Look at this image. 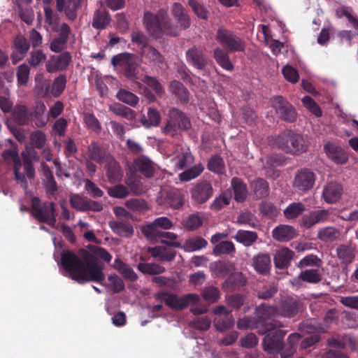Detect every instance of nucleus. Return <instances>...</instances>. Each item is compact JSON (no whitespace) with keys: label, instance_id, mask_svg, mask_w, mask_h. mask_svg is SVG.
<instances>
[{"label":"nucleus","instance_id":"obj_1","mask_svg":"<svg viewBox=\"0 0 358 358\" xmlns=\"http://www.w3.org/2000/svg\"><path fill=\"white\" fill-rule=\"evenodd\" d=\"M87 248L89 251L81 249L78 253L63 250L61 253V265L68 275L80 284L87 282L102 284L106 276L96 259L109 262L112 256L103 248L93 245H89Z\"/></svg>","mask_w":358,"mask_h":358},{"label":"nucleus","instance_id":"obj_2","mask_svg":"<svg viewBox=\"0 0 358 358\" xmlns=\"http://www.w3.org/2000/svg\"><path fill=\"white\" fill-rule=\"evenodd\" d=\"M171 13L177 24L173 23L168 12L160 9L157 14L150 11L144 12L143 21L148 33L155 39H160L163 36L176 37L182 30L189 29L192 24L191 17L187 9L178 2L171 6Z\"/></svg>","mask_w":358,"mask_h":358},{"label":"nucleus","instance_id":"obj_3","mask_svg":"<svg viewBox=\"0 0 358 358\" xmlns=\"http://www.w3.org/2000/svg\"><path fill=\"white\" fill-rule=\"evenodd\" d=\"M301 303L296 299L292 296L282 298L277 305L272 306L262 303L259 306L258 310L268 319L273 317L292 318L299 312Z\"/></svg>","mask_w":358,"mask_h":358},{"label":"nucleus","instance_id":"obj_4","mask_svg":"<svg viewBox=\"0 0 358 358\" xmlns=\"http://www.w3.org/2000/svg\"><path fill=\"white\" fill-rule=\"evenodd\" d=\"M275 145L287 153L300 155L307 151L303 137L292 130H285L274 139Z\"/></svg>","mask_w":358,"mask_h":358},{"label":"nucleus","instance_id":"obj_5","mask_svg":"<svg viewBox=\"0 0 358 358\" xmlns=\"http://www.w3.org/2000/svg\"><path fill=\"white\" fill-rule=\"evenodd\" d=\"M111 64L116 69L121 67L123 75L129 80L135 81L138 79V59L131 53L123 52L113 56Z\"/></svg>","mask_w":358,"mask_h":358},{"label":"nucleus","instance_id":"obj_6","mask_svg":"<svg viewBox=\"0 0 358 358\" xmlns=\"http://www.w3.org/2000/svg\"><path fill=\"white\" fill-rule=\"evenodd\" d=\"M31 215L40 222L54 227L56 223V210L53 202L41 203L38 197L31 199Z\"/></svg>","mask_w":358,"mask_h":358},{"label":"nucleus","instance_id":"obj_7","mask_svg":"<svg viewBox=\"0 0 358 358\" xmlns=\"http://www.w3.org/2000/svg\"><path fill=\"white\" fill-rule=\"evenodd\" d=\"M154 296L157 301L164 302L169 308L176 310H182L191 304L197 303L200 300L199 295L196 294H189L182 297H178L167 292H161L155 294Z\"/></svg>","mask_w":358,"mask_h":358},{"label":"nucleus","instance_id":"obj_8","mask_svg":"<svg viewBox=\"0 0 358 358\" xmlns=\"http://www.w3.org/2000/svg\"><path fill=\"white\" fill-rule=\"evenodd\" d=\"M165 127L163 128L164 133L175 136L178 130H188L191 128V122L187 115L176 108H172L168 113Z\"/></svg>","mask_w":358,"mask_h":358},{"label":"nucleus","instance_id":"obj_9","mask_svg":"<svg viewBox=\"0 0 358 358\" xmlns=\"http://www.w3.org/2000/svg\"><path fill=\"white\" fill-rule=\"evenodd\" d=\"M260 334H266L263 338L262 345L264 350L268 354L274 355L282 350L284 347L283 338L286 335V331L281 329H273L271 327H266Z\"/></svg>","mask_w":358,"mask_h":358},{"label":"nucleus","instance_id":"obj_10","mask_svg":"<svg viewBox=\"0 0 358 358\" xmlns=\"http://www.w3.org/2000/svg\"><path fill=\"white\" fill-rule=\"evenodd\" d=\"M216 39L231 52H241L245 50V43L242 39L224 27L218 29Z\"/></svg>","mask_w":358,"mask_h":358},{"label":"nucleus","instance_id":"obj_11","mask_svg":"<svg viewBox=\"0 0 358 358\" xmlns=\"http://www.w3.org/2000/svg\"><path fill=\"white\" fill-rule=\"evenodd\" d=\"M315 180L316 175L313 171L301 169L295 174L293 187L299 192H306L313 187Z\"/></svg>","mask_w":358,"mask_h":358},{"label":"nucleus","instance_id":"obj_12","mask_svg":"<svg viewBox=\"0 0 358 358\" xmlns=\"http://www.w3.org/2000/svg\"><path fill=\"white\" fill-rule=\"evenodd\" d=\"M271 100L272 106L281 120L287 122H294L296 120L297 115L294 108L285 98L275 96Z\"/></svg>","mask_w":358,"mask_h":358},{"label":"nucleus","instance_id":"obj_13","mask_svg":"<svg viewBox=\"0 0 358 358\" xmlns=\"http://www.w3.org/2000/svg\"><path fill=\"white\" fill-rule=\"evenodd\" d=\"M186 59L189 64L199 71H206L208 65V57L204 50L196 46L187 50Z\"/></svg>","mask_w":358,"mask_h":358},{"label":"nucleus","instance_id":"obj_14","mask_svg":"<svg viewBox=\"0 0 358 358\" xmlns=\"http://www.w3.org/2000/svg\"><path fill=\"white\" fill-rule=\"evenodd\" d=\"M191 198L197 203H204L213 194L211 183L207 180L198 182L190 190Z\"/></svg>","mask_w":358,"mask_h":358},{"label":"nucleus","instance_id":"obj_15","mask_svg":"<svg viewBox=\"0 0 358 358\" xmlns=\"http://www.w3.org/2000/svg\"><path fill=\"white\" fill-rule=\"evenodd\" d=\"M258 309L259 306L256 307L255 312V314H257V317H244L238 319L236 324L237 328L245 330L256 329L260 327H266V320L268 318L266 315L262 314Z\"/></svg>","mask_w":358,"mask_h":358},{"label":"nucleus","instance_id":"obj_16","mask_svg":"<svg viewBox=\"0 0 358 358\" xmlns=\"http://www.w3.org/2000/svg\"><path fill=\"white\" fill-rule=\"evenodd\" d=\"M331 215V212L329 210L320 209L313 210L308 214L303 215L301 224L306 228H310L317 224L328 221Z\"/></svg>","mask_w":358,"mask_h":358},{"label":"nucleus","instance_id":"obj_17","mask_svg":"<svg viewBox=\"0 0 358 358\" xmlns=\"http://www.w3.org/2000/svg\"><path fill=\"white\" fill-rule=\"evenodd\" d=\"M71 61V55L69 52H63L59 55L50 57L46 62L45 68L48 73L65 70Z\"/></svg>","mask_w":358,"mask_h":358},{"label":"nucleus","instance_id":"obj_18","mask_svg":"<svg viewBox=\"0 0 358 358\" xmlns=\"http://www.w3.org/2000/svg\"><path fill=\"white\" fill-rule=\"evenodd\" d=\"M324 150L328 157L336 164H343L348 160V155L343 148L334 143L324 145Z\"/></svg>","mask_w":358,"mask_h":358},{"label":"nucleus","instance_id":"obj_19","mask_svg":"<svg viewBox=\"0 0 358 358\" xmlns=\"http://www.w3.org/2000/svg\"><path fill=\"white\" fill-rule=\"evenodd\" d=\"M24 170L28 179H33L35 176V170L33 166V161H38V152L33 147H27L26 152L22 153Z\"/></svg>","mask_w":358,"mask_h":358},{"label":"nucleus","instance_id":"obj_20","mask_svg":"<svg viewBox=\"0 0 358 358\" xmlns=\"http://www.w3.org/2000/svg\"><path fill=\"white\" fill-rule=\"evenodd\" d=\"M106 175L111 184H115L121 180L123 176V171L120 164L112 156L106 162Z\"/></svg>","mask_w":358,"mask_h":358},{"label":"nucleus","instance_id":"obj_21","mask_svg":"<svg viewBox=\"0 0 358 358\" xmlns=\"http://www.w3.org/2000/svg\"><path fill=\"white\" fill-rule=\"evenodd\" d=\"M343 192V189L341 184L331 182L324 187L322 197L327 203H334L341 198Z\"/></svg>","mask_w":358,"mask_h":358},{"label":"nucleus","instance_id":"obj_22","mask_svg":"<svg viewBox=\"0 0 358 358\" xmlns=\"http://www.w3.org/2000/svg\"><path fill=\"white\" fill-rule=\"evenodd\" d=\"M252 266L259 274L266 275L271 268V259L268 254L259 253L252 259Z\"/></svg>","mask_w":358,"mask_h":358},{"label":"nucleus","instance_id":"obj_23","mask_svg":"<svg viewBox=\"0 0 358 358\" xmlns=\"http://www.w3.org/2000/svg\"><path fill=\"white\" fill-rule=\"evenodd\" d=\"M141 57L150 64L160 66L165 62L164 57L153 46L148 45L141 48Z\"/></svg>","mask_w":358,"mask_h":358},{"label":"nucleus","instance_id":"obj_24","mask_svg":"<svg viewBox=\"0 0 358 358\" xmlns=\"http://www.w3.org/2000/svg\"><path fill=\"white\" fill-rule=\"evenodd\" d=\"M294 255V252L287 248H283L277 250L273 258L275 267L280 269L287 268Z\"/></svg>","mask_w":358,"mask_h":358},{"label":"nucleus","instance_id":"obj_25","mask_svg":"<svg viewBox=\"0 0 358 358\" xmlns=\"http://www.w3.org/2000/svg\"><path fill=\"white\" fill-rule=\"evenodd\" d=\"M88 154L90 159L99 164L105 163L109 159V157H112L96 142H92L88 146Z\"/></svg>","mask_w":358,"mask_h":358},{"label":"nucleus","instance_id":"obj_26","mask_svg":"<svg viewBox=\"0 0 358 358\" xmlns=\"http://www.w3.org/2000/svg\"><path fill=\"white\" fill-rule=\"evenodd\" d=\"M296 236V230L292 226L281 224L273 229L272 236L276 241L286 242Z\"/></svg>","mask_w":358,"mask_h":358},{"label":"nucleus","instance_id":"obj_27","mask_svg":"<svg viewBox=\"0 0 358 358\" xmlns=\"http://www.w3.org/2000/svg\"><path fill=\"white\" fill-rule=\"evenodd\" d=\"M31 115L33 122L39 128L45 127L49 121V113L46 112V107L43 103L36 104Z\"/></svg>","mask_w":358,"mask_h":358},{"label":"nucleus","instance_id":"obj_28","mask_svg":"<svg viewBox=\"0 0 358 358\" xmlns=\"http://www.w3.org/2000/svg\"><path fill=\"white\" fill-rule=\"evenodd\" d=\"M250 188L256 199H260L267 196L269 194V185L266 180L258 178L251 181Z\"/></svg>","mask_w":358,"mask_h":358},{"label":"nucleus","instance_id":"obj_29","mask_svg":"<svg viewBox=\"0 0 358 358\" xmlns=\"http://www.w3.org/2000/svg\"><path fill=\"white\" fill-rule=\"evenodd\" d=\"M110 20L108 11L104 8H99L94 13L92 25L96 29H104L110 24Z\"/></svg>","mask_w":358,"mask_h":358},{"label":"nucleus","instance_id":"obj_30","mask_svg":"<svg viewBox=\"0 0 358 358\" xmlns=\"http://www.w3.org/2000/svg\"><path fill=\"white\" fill-rule=\"evenodd\" d=\"M109 226L114 233L121 236L129 237L132 236L134 232L131 224L128 222L110 221Z\"/></svg>","mask_w":358,"mask_h":358},{"label":"nucleus","instance_id":"obj_31","mask_svg":"<svg viewBox=\"0 0 358 358\" xmlns=\"http://www.w3.org/2000/svg\"><path fill=\"white\" fill-rule=\"evenodd\" d=\"M134 169L147 178H150L154 173L152 162L145 156L138 157L134 161Z\"/></svg>","mask_w":358,"mask_h":358},{"label":"nucleus","instance_id":"obj_32","mask_svg":"<svg viewBox=\"0 0 358 358\" xmlns=\"http://www.w3.org/2000/svg\"><path fill=\"white\" fill-rule=\"evenodd\" d=\"M183 203L184 196L180 190L174 189L169 191L166 193V195L164 198L165 205L171 208L178 209L180 208Z\"/></svg>","mask_w":358,"mask_h":358},{"label":"nucleus","instance_id":"obj_33","mask_svg":"<svg viewBox=\"0 0 358 358\" xmlns=\"http://www.w3.org/2000/svg\"><path fill=\"white\" fill-rule=\"evenodd\" d=\"M246 284V278L241 272L231 273L224 281L223 287L231 291L244 286Z\"/></svg>","mask_w":358,"mask_h":358},{"label":"nucleus","instance_id":"obj_34","mask_svg":"<svg viewBox=\"0 0 358 358\" xmlns=\"http://www.w3.org/2000/svg\"><path fill=\"white\" fill-rule=\"evenodd\" d=\"M31 115L24 105H16L12 112L13 121L18 125H26L29 121Z\"/></svg>","mask_w":358,"mask_h":358},{"label":"nucleus","instance_id":"obj_35","mask_svg":"<svg viewBox=\"0 0 358 358\" xmlns=\"http://www.w3.org/2000/svg\"><path fill=\"white\" fill-rule=\"evenodd\" d=\"M231 187L234 193V199L238 202H243L248 196L246 185L238 178L231 180Z\"/></svg>","mask_w":358,"mask_h":358},{"label":"nucleus","instance_id":"obj_36","mask_svg":"<svg viewBox=\"0 0 358 358\" xmlns=\"http://www.w3.org/2000/svg\"><path fill=\"white\" fill-rule=\"evenodd\" d=\"M232 238L245 246L250 247L256 242L258 235L255 231L238 230Z\"/></svg>","mask_w":358,"mask_h":358},{"label":"nucleus","instance_id":"obj_37","mask_svg":"<svg viewBox=\"0 0 358 358\" xmlns=\"http://www.w3.org/2000/svg\"><path fill=\"white\" fill-rule=\"evenodd\" d=\"M214 245L212 253L215 256L224 255H232L236 252L235 245L230 241H222Z\"/></svg>","mask_w":358,"mask_h":358},{"label":"nucleus","instance_id":"obj_38","mask_svg":"<svg viewBox=\"0 0 358 358\" xmlns=\"http://www.w3.org/2000/svg\"><path fill=\"white\" fill-rule=\"evenodd\" d=\"M336 255L338 258L345 264H350L355 257L354 248L345 244L337 247Z\"/></svg>","mask_w":358,"mask_h":358},{"label":"nucleus","instance_id":"obj_39","mask_svg":"<svg viewBox=\"0 0 358 358\" xmlns=\"http://www.w3.org/2000/svg\"><path fill=\"white\" fill-rule=\"evenodd\" d=\"M207 245L208 241L203 238L200 236H194L186 240L182 245V248L187 252H193L204 248Z\"/></svg>","mask_w":358,"mask_h":358},{"label":"nucleus","instance_id":"obj_40","mask_svg":"<svg viewBox=\"0 0 358 358\" xmlns=\"http://www.w3.org/2000/svg\"><path fill=\"white\" fill-rule=\"evenodd\" d=\"M114 267L126 280L131 282H135L138 280V275L135 273L133 268L121 260L116 259L115 261Z\"/></svg>","mask_w":358,"mask_h":358},{"label":"nucleus","instance_id":"obj_41","mask_svg":"<svg viewBox=\"0 0 358 358\" xmlns=\"http://www.w3.org/2000/svg\"><path fill=\"white\" fill-rule=\"evenodd\" d=\"M340 231L335 227H327L320 228L317 231V238L323 242H333L340 236Z\"/></svg>","mask_w":358,"mask_h":358},{"label":"nucleus","instance_id":"obj_42","mask_svg":"<svg viewBox=\"0 0 358 358\" xmlns=\"http://www.w3.org/2000/svg\"><path fill=\"white\" fill-rule=\"evenodd\" d=\"M301 336L298 333L290 334L287 339V346L285 349H282L281 352L282 358H289L294 355L296 350L297 343L300 341Z\"/></svg>","mask_w":358,"mask_h":358},{"label":"nucleus","instance_id":"obj_43","mask_svg":"<svg viewBox=\"0 0 358 358\" xmlns=\"http://www.w3.org/2000/svg\"><path fill=\"white\" fill-rule=\"evenodd\" d=\"M161 121V115L159 112L155 108H149L147 116H143L141 122L146 128L156 127L159 125Z\"/></svg>","mask_w":358,"mask_h":358},{"label":"nucleus","instance_id":"obj_44","mask_svg":"<svg viewBox=\"0 0 358 358\" xmlns=\"http://www.w3.org/2000/svg\"><path fill=\"white\" fill-rule=\"evenodd\" d=\"M171 90L182 103H187L189 93L182 83L178 80H173L170 84Z\"/></svg>","mask_w":358,"mask_h":358},{"label":"nucleus","instance_id":"obj_45","mask_svg":"<svg viewBox=\"0 0 358 358\" xmlns=\"http://www.w3.org/2000/svg\"><path fill=\"white\" fill-rule=\"evenodd\" d=\"M164 229H162L160 227H157L152 223H149L142 227V233L143 235L152 241H159V239H162V235Z\"/></svg>","mask_w":358,"mask_h":358},{"label":"nucleus","instance_id":"obj_46","mask_svg":"<svg viewBox=\"0 0 358 358\" xmlns=\"http://www.w3.org/2000/svg\"><path fill=\"white\" fill-rule=\"evenodd\" d=\"M137 268L143 274L150 275L162 274L166 271L164 266L155 263H139Z\"/></svg>","mask_w":358,"mask_h":358},{"label":"nucleus","instance_id":"obj_47","mask_svg":"<svg viewBox=\"0 0 358 358\" xmlns=\"http://www.w3.org/2000/svg\"><path fill=\"white\" fill-rule=\"evenodd\" d=\"M194 160V158L189 150H182L181 152H178L176 157V164L179 169L182 170L191 166Z\"/></svg>","mask_w":358,"mask_h":358},{"label":"nucleus","instance_id":"obj_48","mask_svg":"<svg viewBox=\"0 0 358 358\" xmlns=\"http://www.w3.org/2000/svg\"><path fill=\"white\" fill-rule=\"evenodd\" d=\"M214 57L223 69L227 71H232L234 69V66L230 62L229 57L228 53L224 50L217 48L214 50Z\"/></svg>","mask_w":358,"mask_h":358},{"label":"nucleus","instance_id":"obj_49","mask_svg":"<svg viewBox=\"0 0 358 358\" xmlns=\"http://www.w3.org/2000/svg\"><path fill=\"white\" fill-rule=\"evenodd\" d=\"M278 287L274 282L266 284L257 290L259 299L268 300L273 298L278 292Z\"/></svg>","mask_w":358,"mask_h":358},{"label":"nucleus","instance_id":"obj_50","mask_svg":"<svg viewBox=\"0 0 358 358\" xmlns=\"http://www.w3.org/2000/svg\"><path fill=\"white\" fill-rule=\"evenodd\" d=\"M201 296L207 303H214L220 298V291L213 285L206 286L201 290Z\"/></svg>","mask_w":358,"mask_h":358},{"label":"nucleus","instance_id":"obj_51","mask_svg":"<svg viewBox=\"0 0 358 358\" xmlns=\"http://www.w3.org/2000/svg\"><path fill=\"white\" fill-rule=\"evenodd\" d=\"M214 326L220 331H224L231 328L234 324L232 315L215 317L213 320Z\"/></svg>","mask_w":358,"mask_h":358},{"label":"nucleus","instance_id":"obj_52","mask_svg":"<svg viewBox=\"0 0 358 358\" xmlns=\"http://www.w3.org/2000/svg\"><path fill=\"white\" fill-rule=\"evenodd\" d=\"M109 110L116 115L124 117L128 120H132L136 117L134 110L122 105H110L109 106Z\"/></svg>","mask_w":358,"mask_h":358},{"label":"nucleus","instance_id":"obj_53","mask_svg":"<svg viewBox=\"0 0 358 358\" xmlns=\"http://www.w3.org/2000/svg\"><path fill=\"white\" fill-rule=\"evenodd\" d=\"M203 166L201 164H197L193 167L188 169L179 174L180 181L187 182L198 177L203 171Z\"/></svg>","mask_w":358,"mask_h":358},{"label":"nucleus","instance_id":"obj_54","mask_svg":"<svg viewBox=\"0 0 358 358\" xmlns=\"http://www.w3.org/2000/svg\"><path fill=\"white\" fill-rule=\"evenodd\" d=\"M8 142L13 147V149H7L3 151L2 157L6 162H12L13 165L20 164L22 162L18 156L17 150V144L11 140L8 139Z\"/></svg>","mask_w":358,"mask_h":358},{"label":"nucleus","instance_id":"obj_55","mask_svg":"<svg viewBox=\"0 0 358 358\" xmlns=\"http://www.w3.org/2000/svg\"><path fill=\"white\" fill-rule=\"evenodd\" d=\"M305 210L306 207L302 203L294 202L284 210V215L287 219H294L301 215Z\"/></svg>","mask_w":358,"mask_h":358},{"label":"nucleus","instance_id":"obj_56","mask_svg":"<svg viewBox=\"0 0 358 358\" xmlns=\"http://www.w3.org/2000/svg\"><path fill=\"white\" fill-rule=\"evenodd\" d=\"M187 5L191 8L194 14L201 20H207L208 10L204 5L197 0H188Z\"/></svg>","mask_w":358,"mask_h":358},{"label":"nucleus","instance_id":"obj_57","mask_svg":"<svg viewBox=\"0 0 358 358\" xmlns=\"http://www.w3.org/2000/svg\"><path fill=\"white\" fill-rule=\"evenodd\" d=\"M116 97L119 101L131 106H135L139 101L136 94L124 89H120L117 92Z\"/></svg>","mask_w":358,"mask_h":358},{"label":"nucleus","instance_id":"obj_58","mask_svg":"<svg viewBox=\"0 0 358 358\" xmlns=\"http://www.w3.org/2000/svg\"><path fill=\"white\" fill-rule=\"evenodd\" d=\"M13 47L17 54L25 56L30 48V42L23 36H17L13 41Z\"/></svg>","mask_w":358,"mask_h":358},{"label":"nucleus","instance_id":"obj_59","mask_svg":"<svg viewBox=\"0 0 358 358\" xmlns=\"http://www.w3.org/2000/svg\"><path fill=\"white\" fill-rule=\"evenodd\" d=\"M246 297L241 294H234L227 295L225 297L226 304L235 309H240L245 303Z\"/></svg>","mask_w":358,"mask_h":358},{"label":"nucleus","instance_id":"obj_60","mask_svg":"<svg viewBox=\"0 0 358 358\" xmlns=\"http://www.w3.org/2000/svg\"><path fill=\"white\" fill-rule=\"evenodd\" d=\"M208 169L217 174H222L224 171V163L223 159L220 155L211 157L208 162Z\"/></svg>","mask_w":358,"mask_h":358},{"label":"nucleus","instance_id":"obj_61","mask_svg":"<svg viewBox=\"0 0 358 358\" xmlns=\"http://www.w3.org/2000/svg\"><path fill=\"white\" fill-rule=\"evenodd\" d=\"M142 82L146 84L149 87L154 90L155 93L161 96L164 92V87L157 78L150 76H145Z\"/></svg>","mask_w":358,"mask_h":358},{"label":"nucleus","instance_id":"obj_62","mask_svg":"<svg viewBox=\"0 0 358 358\" xmlns=\"http://www.w3.org/2000/svg\"><path fill=\"white\" fill-rule=\"evenodd\" d=\"M299 278L309 283H317L321 281V275L317 269H306L301 271L299 274Z\"/></svg>","mask_w":358,"mask_h":358},{"label":"nucleus","instance_id":"obj_63","mask_svg":"<svg viewBox=\"0 0 358 358\" xmlns=\"http://www.w3.org/2000/svg\"><path fill=\"white\" fill-rule=\"evenodd\" d=\"M217 276L224 275L234 269V265L228 261H220L212 266Z\"/></svg>","mask_w":358,"mask_h":358},{"label":"nucleus","instance_id":"obj_64","mask_svg":"<svg viewBox=\"0 0 358 358\" xmlns=\"http://www.w3.org/2000/svg\"><path fill=\"white\" fill-rule=\"evenodd\" d=\"M66 84V77L64 74H60L57 77L52 85V93L57 97L59 96L64 90Z\"/></svg>","mask_w":358,"mask_h":358}]
</instances>
